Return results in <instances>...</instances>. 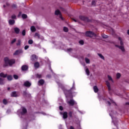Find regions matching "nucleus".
Instances as JSON below:
<instances>
[{
	"mask_svg": "<svg viewBox=\"0 0 129 129\" xmlns=\"http://www.w3.org/2000/svg\"><path fill=\"white\" fill-rule=\"evenodd\" d=\"M72 89H75V86H73V87L71 88V90H72Z\"/></svg>",
	"mask_w": 129,
	"mask_h": 129,
	"instance_id": "nucleus-52",
	"label": "nucleus"
},
{
	"mask_svg": "<svg viewBox=\"0 0 129 129\" xmlns=\"http://www.w3.org/2000/svg\"><path fill=\"white\" fill-rule=\"evenodd\" d=\"M108 78L109 80H111L112 81V82H113V80H112V78H111V77H110V76L108 75Z\"/></svg>",
	"mask_w": 129,
	"mask_h": 129,
	"instance_id": "nucleus-44",
	"label": "nucleus"
},
{
	"mask_svg": "<svg viewBox=\"0 0 129 129\" xmlns=\"http://www.w3.org/2000/svg\"><path fill=\"white\" fill-rule=\"evenodd\" d=\"M16 63V60L15 59H10L9 57H5L4 58V64L3 67H8L9 66H13V64Z\"/></svg>",
	"mask_w": 129,
	"mask_h": 129,
	"instance_id": "nucleus-1",
	"label": "nucleus"
},
{
	"mask_svg": "<svg viewBox=\"0 0 129 129\" xmlns=\"http://www.w3.org/2000/svg\"><path fill=\"white\" fill-rule=\"evenodd\" d=\"M34 41H33V40L32 39H30L29 40H28V44H29V45H32V44H33Z\"/></svg>",
	"mask_w": 129,
	"mask_h": 129,
	"instance_id": "nucleus-31",
	"label": "nucleus"
},
{
	"mask_svg": "<svg viewBox=\"0 0 129 129\" xmlns=\"http://www.w3.org/2000/svg\"><path fill=\"white\" fill-rule=\"evenodd\" d=\"M85 36L86 37H89V38H92V37H96V34L92 31H88L86 32Z\"/></svg>",
	"mask_w": 129,
	"mask_h": 129,
	"instance_id": "nucleus-2",
	"label": "nucleus"
},
{
	"mask_svg": "<svg viewBox=\"0 0 129 129\" xmlns=\"http://www.w3.org/2000/svg\"><path fill=\"white\" fill-rule=\"evenodd\" d=\"M12 8H17V5L13 4V5H12Z\"/></svg>",
	"mask_w": 129,
	"mask_h": 129,
	"instance_id": "nucleus-51",
	"label": "nucleus"
},
{
	"mask_svg": "<svg viewBox=\"0 0 129 129\" xmlns=\"http://www.w3.org/2000/svg\"><path fill=\"white\" fill-rule=\"evenodd\" d=\"M69 115L70 117H72L73 115V111H70L69 112Z\"/></svg>",
	"mask_w": 129,
	"mask_h": 129,
	"instance_id": "nucleus-30",
	"label": "nucleus"
},
{
	"mask_svg": "<svg viewBox=\"0 0 129 129\" xmlns=\"http://www.w3.org/2000/svg\"><path fill=\"white\" fill-rule=\"evenodd\" d=\"M31 60L33 61L34 62H35V61H37V55L35 54L31 55Z\"/></svg>",
	"mask_w": 129,
	"mask_h": 129,
	"instance_id": "nucleus-11",
	"label": "nucleus"
},
{
	"mask_svg": "<svg viewBox=\"0 0 129 129\" xmlns=\"http://www.w3.org/2000/svg\"><path fill=\"white\" fill-rule=\"evenodd\" d=\"M126 105H129V102H126L125 103Z\"/></svg>",
	"mask_w": 129,
	"mask_h": 129,
	"instance_id": "nucleus-57",
	"label": "nucleus"
},
{
	"mask_svg": "<svg viewBox=\"0 0 129 129\" xmlns=\"http://www.w3.org/2000/svg\"><path fill=\"white\" fill-rule=\"evenodd\" d=\"M11 97H18L20 96V95L16 91H13L11 94Z\"/></svg>",
	"mask_w": 129,
	"mask_h": 129,
	"instance_id": "nucleus-4",
	"label": "nucleus"
},
{
	"mask_svg": "<svg viewBox=\"0 0 129 129\" xmlns=\"http://www.w3.org/2000/svg\"><path fill=\"white\" fill-rule=\"evenodd\" d=\"M62 115H63V118H64V119H66V118L68 117V113H67V112H64L62 114Z\"/></svg>",
	"mask_w": 129,
	"mask_h": 129,
	"instance_id": "nucleus-16",
	"label": "nucleus"
},
{
	"mask_svg": "<svg viewBox=\"0 0 129 129\" xmlns=\"http://www.w3.org/2000/svg\"><path fill=\"white\" fill-rule=\"evenodd\" d=\"M64 93L66 97H69V96H72V91L70 90L64 89L63 90Z\"/></svg>",
	"mask_w": 129,
	"mask_h": 129,
	"instance_id": "nucleus-3",
	"label": "nucleus"
},
{
	"mask_svg": "<svg viewBox=\"0 0 129 129\" xmlns=\"http://www.w3.org/2000/svg\"><path fill=\"white\" fill-rule=\"evenodd\" d=\"M0 77H3V78H6V77H8V74H4V73H0Z\"/></svg>",
	"mask_w": 129,
	"mask_h": 129,
	"instance_id": "nucleus-17",
	"label": "nucleus"
},
{
	"mask_svg": "<svg viewBox=\"0 0 129 129\" xmlns=\"http://www.w3.org/2000/svg\"><path fill=\"white\" fill-rule=\"evenodd\" d=\"M85 72L88 76L90 75V72L89 71V69H88V68L86 69Z\"/></svg>",
	"mask_w": 129,
	"mask_h": 129,
	"instance_id": "nucleus-21",
	"label": "nucleus"
},
{
	"mask_svg": "<svg viewBox=\"0 0 129 129\" xmlns=\"http://www.w3.org/2000/svg\"><path fill=\"white\" fill-rule=\"evenodd\" d=\"M10 89H11V88H10V87L8 88V90H10Z\"/></svg>",
	"mask_w": 129,
	"mask_h": 129,
	"instance_id": "nucleus-60",
	"label": "nucleus"
},
{
	"mask_svg": "<svg viewBox=\"0 0 129 129\" xmlns=\"http://www.w3.org/2000/svg\"><path fill=\"white\" fill-rule=\"evenodd\" d=\"M29 47H30V46H29V45H26V46L24 47L25 50H28V49H29Z\"/></svg>",
	"mask_w": 129,
	"mask_h": 129,
	"instance_id": "nucleus-46",
	"label": "nucleus"
},
{
	"mask_svg": "<svg viewBox=\"0 0 129 129\" xmlns=\"http://www.w3.org/2000/svg\"><path fill=\"white\" fill-rule=\"evenodd\" d=\"M48 77H51V75H48Z\"/></svg>",
	"mask_w": 129,
	"mask_h": 129,
	"instance_id": "nucleus-63",
	"label": "nucleus"
},
{
	"mask_svg": "<svg viewBox=\"0 0 129 129\" xmlns=\"http://www.w3.org/2000/svg\"><path fill=\"white\" fill-rule=\"evenodd\" d=\"M15 23H16V21L14 19H10L9 20V24L10 26H14Z\"/></svg>",
	"mask_w": 129,
	"mask_h": 129,
	"instance_id": "nucleus-13",
	"label": "nucleus"
},
{
	"mask_svg": "<svg viewBox=\"0 0 129 129\" xmlns=\"http://www.w3.org/2000/svg\"><path fill=\"white\" fill-rule=\"evenodd\" d=\"M14 32H15L16 34H19L20 29L18 27L14 28Z\"/></svg>",
	"mask_w": 129,
	"mask_h": 129,
	"instance_id": "nucleus-18",
	"label": "nucleus"
},
{
	"mask_svg": "<svg viewBox=\"0 0 129 129\" xmlns=\"http://www.w3.org/2000/svg\"><path fill=\"white\" fill-rule=\"evenodd\" d=\"M7 79L9 81H11V80H13V76H12V75H9L7 76Z\"/></svg>",
	"mask_w": 129,
	"mask_h": 129,
	"instance_id": "nucleus-26",
	"label": "nucleus"
},
{
	"mask_svg": "<svg viewBox=\"0 0 129 129\" xmlns=\"http://www.w3.org/2000/svg\"><path fill=\"white\" fill-rule=\"evenodd\" d=\"M3 103L5 105L8 104V101L7 100V99H3Z\"/></svg>",
	"mask_w": 129,
	"mask_h": 129,
	"instance_id": "nucleus-36",
	"label": "nucleus"
},
{
	"mask_svg": "<svg viewBox=\"0 0 129 129\" xmlns=\"http://www.w3.org/2000/svg\"><path fill=\"white\" fill-rule=\"evenodd\" d=\"M21 40L19 39L18 42L16 43L17 46H21Z\"/></svg>",
	"mask_w": 129,
	"mask_h": 129,
	"instance_id": "nucleus-35",
	"label": "nucleus"
},
{
	"mask_svg": "<svg viewBox=\"0 0 129 129\" xmlns=\"http://www.w3.org/2000/svg\"><path fill=\"white\" fill-rule=\"evenodd\" d=\"M59 18H60L61 20H62V21H63V17H62V15H60V16H59Z\"/></svg>",
	"mask_w": 129,
	"mask_h": 129,
	"instance_id": "nucleus-54",
	"label": "nucleus"
},
{
	"mask_svg": "<svg viewBox=\"0 0 129 129\" xmlns=\"http://www.w3.org/2000/svg\"><path fill=\"white\" fill-rule=\"evenodd\" d=\"M98 55L101 58V59H102L103 60H105L104 56L102 55L101 53H98Z\"/></svg>",
	"mask_w": 129,
	"mask_h": 129,
	"instance_id": "nucleus-27",
	"label": "nucleus"
},
{
	"mask_svg": "<svg viewBox=\"0 0 129 129\" xmlns=\"http://www.w3.org/2000/svg\"><path fill=\"white\" fill-rule=\"evenodd\" d=\"M34 37H37L38 39H40V35L37 32L35 33Z\"/></svg>",
	"mask_w": 129,
	"mask_h": 129,
	"instance_id": "nucleus-33",
	"label": "nucleus"
},
{
	"mask_svg": "<svg viewBox=\"0 0 129 129\" xmlns=\"http://www.w3.org/2000/svg\"><path fill=\"white\" fill-rule=\"evenodd\" d=\"M31 32H36V28L35 27V26H32L31 27Z\"/></svg>",
	"mask_w": 129,
	"mask_h": 129,
	"instance_id": "nucleus-24",
	"label": "nucleus"
},
{
	"mask_svg": "<svg viewBox=\"0 0 129 129\" xmlns=\"http://www.w3.org/2000/svg\"><path fill=\"white\" fill-rule=\"evenodd\" d=\"M4 8H6V5L3 6Z\"/></svg>",
	"mask_w": 129,
	"mask_h": 129,
	"instance_id": "nucleus-64",
	"label": "nucleus"
},
{
	"mask_svg": "<svg viewBox=\"0 0 129 129\" xmlns=\"http://www.w3.org/2000/svg\"><path fill=\"white\" fill-rule=\"evenodd\" d=\"M5 79L0 78V85H4L5 84V82H4Z\"/></svg>",
	"mask_w": 129,
	"mask_h": 129,
	"instance_id": "nucleus-19",
	"label": "nucleus"
},
{
	"mask_svg": "<svg viewBox=\"0 0 129 129\" xmlns=\"http://www.w3.org/2000/svg\"><path fill=\"white\" fill-rule=\"evenodd\" d=\"M19 15H22V12H19Z\"/></svg>",
	"mask_w": 129,
	"mask_h": 129,
	"instance_id": "nucleus-62",
	"label": "nucleus"
},
{
	"mask_svg": "<svg viewBox=\"0 0 129 129\" xmlns=\"http://www.w3.org/2000/svg\"><path fill=\"white\" fill-rule=\"evenodd\" d=\"M106 84L108 87V89L109 91H110V90H111V87L110 86V83H109V82H108V81H106Z\"/></svg>",
	"mask_w": 129,
	"mask_h": 129,
	"instance_id": "nucleus-15",
	"label": "nucleus"
},
{
	"mask_svg": "<svg viewBox=\"0 0 129 129\" xmlns=\"http://www.w3.org/2000/svg\"><path fill=\"white\" fill-rule=\"evenodd\" d=\"M23 53V50L22 49H19L16 50L14 53V55H19V54H22Z\"/></svg>",
	"mask_w": 129,
	"mask_h": 129,
	"instance_id": "nucleus-9",
	"label": "nucleus"
},
{
	"mask_svg": "<svg viewBox=\"0 0 129 129\" xmlns=\"http://www.w3.org/2000/svg\"><path fill=\"white\" fill-rule=\"evenodd\" d=\"M72 20L74 21V22H75L76 23V22H77V20L76 19H74V18L72 19Z\"/></svg>",
	"mask_w": 129,
	"mask_h": 129,
	"instance_id": "nucleus-55",
	"label": "nucleus"
},
{
	"mask_svg": "<svg viewBox=\"0 0 129 129\" xmlns=\"http://www.w3.org/2000/svg\"><path fill=\"white\" fill-rule=\"evenodd\" d=\"M79 44H80V45H84V41L81 40H80L79 41Z\"/></svg>",
	"mask_w": 129,
	"mask_h": 129,
	"instance_id": "nucleus-39",
	"label": "nucleus"
},
{
	"mask_svg": "<svg viewBox=\"0 0 129 129\" xmlns=\"http://www.w3.org/2000/svg\"><path fill=\"white\" fill-rule=\"evenodd\" d=\"M22 112H21V114L22 115H24V114H26V113H27L28 111H27V109L26 108L22 107Z\"/></svg>",
	"mask_w": 129,
	"mask_h": 129,
	"instance_id": "nucleus-8",
	"label": "nucleus"
},
{
	"mask_svg": "<svg viewBox=\"0 0 129 129\" xmlns=\"http://www.w3.org/2000/svg\"><path fill=\"white\" fill-rule=\"evenodd\" d=\"M73 86H75V83L74 82Z\"/></svg>",
	"mask_w": 129,
	"mask_h": 129,
	"instance_id": "nucleus-58",
	"label": "nucleus"
},
{
	"mask_svg": "<svg viewBox=\"0 0 129 129\" xmlns=\"http://www.w3.org/2000/svg\"><path fill=\"white\" fill-rule=\"evenodd\" d=\"M16 41H17V39L15 38L11 41V44H14V43H15Z\"/></svg>",
	"mask_w": 129,
	"mask_h": 129,
	"instance_id": "nucleus-47",
	"label": "nucleus"
},
{
	"mask_svg": "<svg viewBox=\"0 0 129 129\" xmlns=\"http://www.w3.org/2000/svg\"><path fill=\"white\" fill-rule=\"evenodd\" d=\"M14 78H15V79H19V76L17 75H14L13 76Z\"/></svg>",
	"mask_w": 129,
	"mask_h": 129,
	"instance_id": "nucleus-45",
	"label": "nucleus"
},
{
	"mask_svg": "<svg viewBox=\"0 0 129 129\" xmlns=\"http://www.w3.org/2000/svg\"><path fill=\"white\" fill-rule=\"evenodd\" d=\"M72 48H68V49H67V51H68V52H71V51H72Z\"/></svg>",
	"mask_w": 129,
	"mask_h": 129,
	"instance_id": "nucleus-49",
	"label": "nucleus"
},
{
	"mask_svg": "<svg viewBox=\"0 0 129 129\" xmlns=\"http://www.w3.org/2000/svg\"><path fill=\"white\" fill-rule=\"evenodd\" d=\"M6 5H7V6H10V4H9V3H7Z\"/></svg>",
	"mask_w": 129,
	"mask_h": 129,
	"instance_id": "nucleus-59",
	"label": "nucleus"
},
{
	"mask_svg": "<svg viewBox=\"0 0 129 129\" xmlns=\"http://www.w3.org/2000/svg\"><path fill=\"white\" fill-rule=\"evenodd\" d=\"M68 103L70 104V105L73 106V105L75 104V101L73 99H71L68 102Z\"/></svg>",
	"mask_w": 129,
	"mask_h": 129,
	"instance_id": "nucleus-14",
	"label": "nucleus"
},
{
	"mask_svg": "<svg viewBox=\"0 0 129 129\" xmlns=\"http://www.w3.org/2000/svg\"><path fill=\"white\" fill-rule=\"evenodd\" d=\"M121 76V75L119 73H117L116 74V77H117V79H119V78H120Z\"/></svg>",
	"mask_w": 129,
	"mask_h": 129,
	"instance_id": "nucleus-41",
	"label": "nucleus"
},
{
	"mask_svg": "<svg viewBox=\"0 0 129 129\" xmlns=\"http://www.w3.org/2000/svg\"><path fill=\"white\" fill-rule=\"evenodd\" d=\"M22 35L26 36V30H23L22 32Z\"/></svg>",
	"mask_w": 129,
	"mask_h": 129,
	"instance_id": "nucleus-43",
	"label": "nucleus"
},
{
	"mask_svg": "<svg viewBox=\"0 0 129 129\" xmlns=\"http://www.w3.org/2000/svg\"><path fill=\"white\" fill-rule=\"evenodd\" d=\"M85 61H86V63H87V64H89V63H90V60L89 59V58L86 57L85 58Z\"/></svg>",
	"mask_w": 129,
	"mask_h": 129,
	"instance_id": "nucleus-29",
	"label": "nucleus"
},
{
	"mask_svg": "<svg viewBox=\"0 0 129 129\" xmlns=\"http://www.w3.org/2000/svg\"><path fill=\"white\" fill-rule=\"evenodd\" d=\"M93 89H94V92H95L96 93H97V92L99 90L98 88H97V86H94Z\"/></svg>",
	"mask_w": 129,
	"mask_h": 129,
	"instance_id": "nucleus-22",
	"label": "nucleus"
},
{
	"mask_svg": "<svg viewBox=\"0 0 129 129\" xmlns=\"http://www.w3.org/2000/svg\"><path fill=\"white\" fill-rule=\"evenodd\" d=\"M118 40H119L120 41H122V39L120 37H118Z\"/></svg>",
	"mask_w": 129,
	"mask_h": 129,
	"instance_id": "nucleus-56",
	"label": "nucleus"
},
{
	"mask_svg": "<svg viewBox=\"0 0 129 129\" xmlns=\"http://www.w3.org/2000/svg\"><path fill=\"white\" fill-rule=\"evenodd\" d=\"M60 10L62 11V12H63V13H67V12L66 11V10H65L64 8L62 7L60 8Z\"/></svg>",
	"mask_w": 129,
	"mask_h": 129,
	"instance_id": "nucleus-40",
	"label": "nucleus"
},
{
	"mask_svg": "<svg viewBox=\"0 0 129 129\" xmlns=\"http://www.w3.org/2000/svg\"><path fill=\"white\" fill-rule=\"evenodd\" d=\"M107 103L109 105H111V103H110V102H109V101H108L107 102Z\"/></svg>",
	"mask_w": 129,
	"mask_h": 129,
	"instance_id": "nucleus-53",
	"label": "nucleus"
},
{
	"mask_svg": "<svg viewBox=\"0 0 129 129\" xmlns=\"http://www.w3.org/2000/svg\"><path fill=\"white\" fill-rule=\"evenodd\" d=\"M36 78H42V75L37 74H36Z\"/></svg>",
	"mask_w": 129,
	"mask_h": 129,
	"instance_id": "nucleus-37",
	"label": "nucleus"
},
{
	"mask_svg": "<svg viewBox=\"0 0 129 129\" xmlns=\"http://www.w3.org/2000/svg\"><path fill=\"white\" fill-rule=\"evenodd\" d=\"M96 3H97V1H93L91 3V5L93 7H95L96 6Z\"/></svg>",
	"mask_w": 129,
	"mask_h": 129,
	"instance_id": "nucleus-23",
	"label": "nucleus"
},
{
	"mask_svg": "<svg viewBox=\"0 0 129 129\" xmlns=\"http://www.w3.org/2000/svg\"><path fill=\"white\" fill-rule=\"evenodd\" d=\"M31 85H32V84L28 81H25L24 83V86H25V87H30Z\"/></svg>",
	"mask_w": 129,
	"mask_h": 129,
	"instance_id": "nucleus-7",
	"label": "nucleus"
},
{
	"mask_svg": "<svg viewBox=\"0 0 129 129\" xmlns=\"http://www.w3.org/2000/svg\"><path fill=\"white\" fill-rule=\"evenodd\" d=\"M22 19H27V18H28V16L26 14H22Z\"/></svg>",
	"mask_w": 129,
	"mask_h": 129,
	"instance_id": "nucleus-34",
	"label": "nucleus"
},
{
	"mask_svg": "<svg viewBox=\"0 0 129 129\" xmlns=\"http://www.w3.org/2000/svg\"><path fill=\"white\" fill-rule=\"evenodd\" d=\"M45 84V81L43 79H41L38 81L39 86H42Z\"/></svg>",
	"mask_w": 129,
	"mask_h": 129,
	"instance_id": "nucleus-12",
	"label": "nucleus"
},
{
	"mask_svg": "<svg viewBox=\"0 0 129 129\" xmlns=\"http://www.w3.org/2000/svg\"><path fill=\"white\" fill-rule=\"evenodd\" d=\"M118 48H120L122 52H124V51H125V50L124 49V47L123 46H118Z\"/></svg>",
	"mask_w": 129,
	"mask_h": 129,
	"instance_id": "nucleus-28",
	"label": "nucleus"
},
{
	"mask_svg": "<svg viewBox=\"0 0 129 129\" xmlns=\"http://www.w3.org/2000/svg\"><path fill=\"white\" fill-rule=\"evenodd\" d=\"M34 67L35 68H39V67H40V63H39V62H36L34 63Z\"/></svg>",
	"mask_w": 129,
	"mask_h": 129,
	"instance_id": "nucleus-20",
	"label": "nucleus"
},
{
	"mask_svg": "<svg viewBox=\"0 0 129 129\" xmlns=\"http://www.w3.org/2000/svg\"><path fill=\"white\" fill-rule=\"evenodd\" d=\"M29 69V67L27 65H23L21 67V70L22 71H27Z\"/></svg>",
	"mask_w": 129,
	"mask_h": 129,
	"instance_id": "nucleus-10",
	"label": "nucleus"
},
{
	"mask_svg": "<svg viewBox=\"0 0 129 129\" xmlns=\"http://www.w3.org/2000/svg\"><path fill=\"white\" fill-rule=\"evenodd\" d=\"M63 31H64V32H66V33H67V32H68V31H69L68 28H67L66 27H63Z\"/></svg>",
	"mask_w": 129,
	"mask_h": 129,
	"instance_id": "nucleus-38",
	"label": "nucleus"
},
{
	"mask_svg": "<svg viewBox=\"0 0 129 129\" xmlns=\"http://www.w3.org/2000/svg\"><path fill=\"white\" fill-rule=\"evenodd\" d=\"M79 18L81 21H83L84 22H88V18L87 17L80 16Z\"/></svg>",
	"mask_w": 129,
	"mask_h": 129,
	"instance_id": "nucleus-6",
	"label": "nucleus"
},
{
	"mask_svg": "<svg viewBox=\"0 0 129 129\" xmlns=\"http://www.w3.org/2000/svg\"><path fill=\"white\" fill-rule=\"evenodd\" d=\"M23 95L24 97H27L28 98H31L30 94H29L26 91H23Z\"/></svg>",
	"mask_w": 129,
	"mask_h": 129,
	"instance_id": "nucleus-5",
	"label": "nucleus"
},
{
	"mask_svg": "<svg viewBox=\"0 0 129 129\" xmlns=\"http://www.w3.org/2000/svg\"><path fill=\"white\" fill-rule=\"evenodd\" d=\"M11 19H12V20H16V19H17V16L16 15L14 14L11 16Z\"/></svg>",
	"mask_w": 129,
	"mask_h": 129,
	"instance_id": "nucleus-32",
	"label": "nucleus"
},
{
	"mask_svg": "<svg viewBox=\"0 0 129 129\" xmlns=\"http://www.w3.org/2000/svg\"><path fill=\"white\" fill-rule=\"evenodd\" d=\"M120 44L121 46H123V42H122V40H121Z\"/></svg>",
	"mask_w": 129,
	"mask_h": 129,
	"instance_id": "nucleus-50",
	"label": "nucleus"
},
{
	"mask_svg": "<svg viewBox=\"0 0 129 129\" xmlns=\"http://www.w3.org/2000/svg\"><path fill=\"white\" fill-rule=\"evenodd\" d=\"M55 15L56 16H58V15H59V16L61 15V12L59 10H56L55 12Z\"/></svg>",
	"mask_w": 129,
	"mask_h": 129,
	"instance_id": "nucleus-25",
	"label": "nucleus"
},
{
	"mask_svg": "<svg viewBox=\"0 0 129 129\" xmlns=\"http://www.w3.org/2000/svg\"><path fill=\"white\" fill-rule=\"evenodd\" d=\"M102 38L103 39H107V38H108V36L105 35V34H104L102 35Z\"/></svg>",
	"mask_w": 129,
	"mask_h": 129,
	"instance_id": "nucleus-42",
	"label": "nucleus"
},
{
	"mask_svg": "<svg viewBox=\"0 0 129 129\" xmlns=\"http://www.w3.org/2000/svg\"><path fill=\"white\" fill-rule=\"evenodd\" d=\"M59 109L61 111L63 110V107L62 106H60L59 107Z\"/></svg>",
	"mask_w": 129,
	"mask_h": 129,
	"instance_id": "nucleus-48",
	"label": "nucleus"
},
{
	"mask_svg": "<svg viewBox=\"0 0 129 129\" xmlns=\"http://www.w3.org/2000/svg\"><path fill=\"white\" fill-rule=\"evenodd\" d=\"M111 30H112V32L113 33H114V31L112 29H111Z\"/></svg>",
	"mask_w": 129,
	"mask_h": 129,
	"instance_id": "nucleus-61",
	"label": "nucleus"
}]
</instances>
